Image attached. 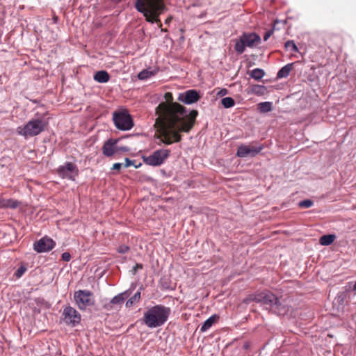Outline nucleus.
Here are the masks:
<instances>
[{"instance_id":"79ce46f5","label":"nucleus","mask_w":356,"mask_h":356,"mask_svg":"<svg viewBox=\"0 0 356 356\" xmlns=\"http://www.w3.org/2000/svg\"><path fill=\"white\" fill-rule=\"evenodd\" d=\"M201 6V2L198 0H195L191 5L193 7H198Z\"/></svg>"},{"instance_id":"a19ab883","label":"nucleus","mask_w":356,"mask_h":356,"mask_svg":"<svg viewBox=\"0 0 356 356\" xmlns=\"http://www.w3.org/2000/svg\"><path fill=\"white\" fill-rule=\"evenodd\" d=\"M165 97L168 101H172V95L170 92H166L165 94Z\"/></svg>"},{"instance_id":"412c9836","label":"nucleus","mask_w":356,"mask_h":356,"mask_svg":"<svg viewBox=\"0 0 356 356\" xmlns=\"http://www.w3.org/2000/svg\"><path fill=\"white\" fill-rule=\"evenodd\" d=\"M294 63H289L284 67H282L277 72V79H282V78H286L287 77L291 71L293 70Z\"/></svg>"},{"instance_id":"b1692460","label":"nucleus","mask_w":356,"mask_h":356,"mask_svg":"<svg viewBox=\"0 0 356 356\" xmlns=\"http://www.w3.org/2000/svg\"><path fill=\"white\" fill-rule=\"evenodd\" d=\"M264 70L260 68L254 69L250 72V76L257 81L261 80L264 76Z\"/></svg>"},{"instance_id":"4c0bfd02","label":"nucleus","mask_w":356,"mask_h":356,"mask_svg":"<svg viewBox=\"0 0 356 356\" xmlns=\"http://www.w3.org/2000/svg\"><path fill=\"white\" fill-rule=\"evenodd\" d=\"M143 268V266L141 264H136L134 267H133V269H132V271H133V274H136V273L137 272V270L138 269H142Z\"/></svg>"},{"instance_id":"39448f33","label":"nucleus","mask_w":356,"mask_h":356,"mask_svg":"<svg viewBox=\"0 0 356 356\" xmlns=\"http://www.w3.org/2000/svg\"><path fill=\"white\" fill-rule=\"evenodd\" d=\"M47 124V122L40 118L32 119L24 126L18 127L16 131L17 134L27 138L40 134L45 130Z\"/></svg>"},{"instance_id":"a18cd8bd","label":"nucleus","mask_w":356,"mask_h":356,"mask_svg":"<svg viewBox=\"0 0 356 356\" xmlns=\"http://www.w3.org/2000/svg\"><path fill=\"white\" fill-rule=\"evenodd\" d=\"M172 20V16L170 15L166 18V19L165 20V24L169 25Z\"/></svg>"},{"instance_id":"ea45409f","label":"nucleus","mask_w":356,"mask_h":356,"mask_svg":"<svg viewBox=\"0 0 356 356\" xmlns=\"http://www.w3.org/2000/svg\"><path fill=\"white\" fill-rule=\"evenodd\" d=\"M122 166V163H115L113 165V167L111 168V169L119 171L121 169Z\"/></svg>"},{"instance_id":"c756f323","label":"nucleus","mask_w":356,"mask_h":356,"mask_svg":"<svg viewBox=\"0 0 356 356\" xmlns=\"http://www.w3.org/2000/svg\"><path fill=\"white\" fill-rule=\"evenodd\" d=\"M313 204H314V202L309 199L304 200L302 201H300L298 203V206L300 208H309V207H312Z\"/></svg>"},{"instance_id":"09e8293b","label":"nucleus","mask_w":356,"mask_h":356,"mask_svg":"<svg viewBox=\"0 0 356 356\" xmlns=\"http://www.w3.org/2000/svg\"><path fill=\"white\" fill-rule=\"evenodd\" d=\"M54 21L55 23H56L57 21H58V17H54Z\"/></svg>"},{"instance_id":"c85d7f7f","label":"nucleus","mask_w":356,"mask_h":356,"mask_svg":"<svg viewBox=\"0 0 356 356\" xmlns=\"http://www.w3.org/2000/svg\"><path fill=\"white\" fill-rule=\"evenodd\" d=\"M285 47L293 52H298V49L293 40H288L285 43Z\"/></svg>"},{"instance_id":"8fccbe9b","label":"nucleus","mask_w":356,"mask_h":356,"mask_svg":"<svg viewBox=\"0 0 356 356\" xmlns=\"http://www.w3.org/2000/svg\"><path fill=\"white\" fill-rule=\"evenodd\" d=\"M353 290L356 291V282H355V284L353 286Z\"/></svg>"},{"instance_id":"cd10ccee","label":"nucleus","mask_w":356,"mask_h":356,"mask_svg":"<svg viewBox=\"0 0 356 356\" xmlns=\"http://www.w3.org/2000/svg\"><path fill=\"white\" fill-rule=\"evenodd\" d=\"M140 299V292H136L132 297H131L126 302V306H131L135 302H137Z\"/></svg>"},{"instance_id":"7ed1b4c3","label":"nucleus","mask_w":356,"mask_h":356,"mask_svg":"<svg viewBox=\"0 0 356 356\" xmlns=\"http://www.w3.org/2000/svg\"><path fill=\"white\" fill-rule=\"evenodd\" d=\"M171 310L163 305L148 308L143 314V321L149 328L161 327L168 321Z\"/></svg>"},{"instance_id":"6e6552de","label":"nucleus","mask_w":356,"mask_h":356,"mask_svg":"<svg viewBox=\"0 0 356 356\" xmlns=\"http://www.w3.org/2000/svg\"><path fill=\"white\" fill-rule=\"evenodd\" d=\"M74 299L81 310L95 305L93 293L88 290H79L74 293Z\"/></svg>"},{"instance_id":"f03ea898","label":"nucleus","mask_w":356,"mask_h":356,"mask_svg":"<svg viewBox=\"0 0 356 356\" xmlns=\"http://www.w3.org/2000/svg\"><path fill=\"white\" fill-rule=\"evenodd\" d=\"M134 6L147 22L156 23L159 28H163L159 16L167 10L164 0H135Z\"/></svg>"},{"instance_id":"2eb2a0df","label":"nucleus","mask_w":356,"mask_h":356,"mask_svg":"<svg viewBox=\"0 0 356 356\" xmlns=\"http://www.w3.org/2000/svg\"><path fill=\"white\" fill-rule=\"evenodd\" d=\"M120 138H109L106 140L102 146V154L107 156L111 157L117 153V144L120 141Z\"/></svg>"},{"instance_id":"9b49d317","label":"nucleus","mask_w":356,"mask_h":356,"mask_svg":"<svg viewBox=\"0 0 356 356\" xmlns=\"http://www.w3.org/2000/svg\"><path fill=\"white\" fill-rule=\"evenodd\" d=\"M63 316H64V321L66 324L72 327L79 324L81 318V314L71 306H67L64 308Z\"/></svg>"},{"instance_id":"5701e85b","label":"nucleus","mask_w":356,"mask_h":356,"mask_svg":"<svg viewBox=\"0 0 356 356\" xmlns=\"http://www.w3.org/2000/svg\"><path fill=\"white\" fill-rule=\"evenodd\" d=\"M336 238L334 234H325L321 236L319 239L320 244L322 245H331Z\"/></svg>"},{"instance_id":"72a5a7b5","label":"nucleus","mask_w":356,"mask_h":356,"mask_svg":"<svg viewBox=\"0 0 356 356\" xmlns=\"http://www.w3.org/2000/svg\"><path fill=\"white\" fill-rule=\"evenodd\" d=\"M129 250H130V248L126 245H121L118 248V252L121 254H124V253L129 252Z\"/></svg>"},{"instance_id":"4468645a","label":"nucleus","mask_w":356,"mask_h":356,"mask_svg":"<svg viewBox=\"0 0 356 356\" xmlns=\"http://www.w3.org/2000/svg\"><path fill=\"white\" fill-rule=\"evenodd\" d=\"M200 98L201 95L199 91L191 89L184 92L179 93L177 100L188 105L198 102Z\"/></svg>"},{"instance_id":"aec40b11","label":"nucleus","mask_w":356,"mask_h":356,"mask_svg":"<svg viewBox=\"0 0 356 356\" xmlns=\"http://www.w3.org/2000/svg\"><path fill=\"white\" fill-rule=\"evenodd\" d=\"M218 318L219 316L216 314H213L211 316H210L204 322V323L200 327V331L202 332H206L213 325V323H215L218 320Z\"/></svg>"},{"instance_id":"6ab92c4d","label":"nucleus","mask_w":356,"mask_h":356,"mask_svg":"<svg viewBox=\"0 0 356 356\" xmlns=\"http://www.w3.org/2000/svg\"><path fill=\"white\" fill-rule=\"evenodd\" d=\"M159 283L162 289L172 291L175 289V284L167 276L162 277Z\"/></svg>"},{"instance_id":"dca6fc26","label":"nucleus","mask_w":356,"mask_h":356,"mask_svg":"<svg viewBox=\"0 0 356 356\" xmlns=\"http://www.w3.org/2000/svg\"><path fill=\"white\" fill-rule=\"evenodd\" d=\"M158 72H159L158 68L152 69L151 67H149V68L145 69V70H142L140 72H139L138 74V78L140 80H145V79H147L154 76L155 74H156V73Z\"/></svg>"},{"instance_id":"c9c22d12","label":"nucleus","mask_w":356,"mask_h":356,"mask_svg":"<svg viewBox=\"0 0 356 356\" xmlns=\"http://www.w3.org/2000/svg\"><path fill=\"white\" fill-rule=\"evenodd\" d=\"M273 29H270V30L267 31L264 35V41L268 40V39L273 35Z\"/></svg>"},{"instance_id":"473e14b6","label":"nucleus","mask_w":356,"mask_h":356,"mask_svg":"<svg viewBox=\"0 0 356 356\" xmlns=\"http://www.w3.org/2000/svg\"><path fill=\"white\" fill-rule=\"evenodd\" d=\"M19 202L17 200H9L6 203V207L11 209H15L19 206Z\"/></svg>"},{"instance_id":"ddd939ff","label":"nucleus","mask_w":356,"mask_h":356,"mask_svg":"<svg viewBox=\"0 0 356 356\" xmlns=\"http://www.w3.org/2000/svg\"><path fill=\"white\" fill-rule=\"evenodd\" d=\"M56 245L54 240L48 236H44L33 243V250L38 253L51 251Z\"/></svg>"},{"instance_id":"c03bdc74","label":"nucleus","mask_w":356,"mask_h":356,"mask_svg":"<svg viewBox=\"0 0 356 356\" xmlns=\"http://www.w3.org/2000/svg\"><path fill=\"white\" fill-rule=\"evenodd\" d=\"M250 347V343L249 341H246L244 343L243 346V348L245 349V350H248L249 349V348Z\"/></svg>"},{"instance_id":"2f4dec72","label":"nucleus","mask_w":356,"mask_h":356,"mask_svg":"<svg viewBox=\"0 0 356 356\" xmlns=\"http://www.w3.org/2000/svg\"><path fill=\"white\" fill-rule=\"evenodd\" d=\"M124 161H125V163H124V166L125 168H128L131 165H134L135 167V168H138L139 166L141 165V163H139L138 165H136L135 161L131 160L129 158H125Z\"/></svg>"},{"instance_id":"393cba45","label":"nucleus","mask_w":356,"mask_h":356,"mask_svg":"<svg viewBox=\"0 0 356 356\" xmlns=\"http://www.w3.org/2000/svg\"><path fill=\"white\" fill-rule=\"evenodd\" d=\"M126 298V293H121L113 297L110 302L113 305H120L124 302Z\"/></svg>"},{"instance_id":"1a4fd4ad","label":"nucleus","mask_w":356,"mask_h":356,"mask_svg":"<svg viewBox=\"0 0 356 356\" xmlns=\"http://www.w3.org/2000/svg\"><path fill=\"white\" fill-rule=\"evenodd\" d=\"M170 150L168 149H160L154 151L148 156L144 157V162L151 166H159L169 157Z\"/></svg>"},{"instance_id":"7c9ffc66","label":"nucleus","mask_w":356,"mask_h":356,"mask_svg":"<svg viewBox=\"0 0 356 356\" xmlns=\"http://www.w3.org/2000/svg\"><path fill=\"white\" fill-rule=\"evenodd\" d=\"M27 268L24 266H21L15 272V276L17 278L21 277L24 273L26 271Z\"/></svg>"},{"instance_id":"4be33fe9","label":"nucleus","mask_w":356,"mask_h":356,"mask_svg":"<svg viewBox=\"0 0 356 356\" xmlns=\"http://www.w3.org/2000/svg\"><path fill=\"white\" fill-rule=\"evenodd\" d=\"M257 109L261 113H266L273 110L272 102H264L257 104Z\"/></svg>"},{"instance_id":"20e7f679","label":"nucleus","mask_w":356,"mask_h":356,"mask_svg":"<svg viewBox=\"0 0 356 356\" xmlns=\"http://www.w3.org/2000/svg\"><path fill=\"white\" fill-rule=\"evenodd\" d=\"M258 303L278 316L284 315L289 311L287 306L277 296L268 290L259 292Z\"/></svg>"},{"instance_id":"f3484780","label":"nucleus","mask_w":356,"mask_h":356,"mask_svg":"<svg viewBox=\"0 0 356 356\" xmlns=\"http://www.w3.org/2000/svg\"><path fill=\"white\" fill-rule=\"evenodd\" d=\"M266 92V87L261 85H251L248 88V93L256 95L257 96L264 95Z\"/></svg>"},{"instance_id":"bb28decb","label":"nucleus","mask_w":356,"mask_h":356,"mask_svg":"<svg viewBox=\"0 0 356 356\" xmlns=\"http://www.w3.org/2000/svg\"><path fill=\"white\" fill-rule=\"evenodd\" d=\"M258 299H259V292L250 294L246 298H245L243 300V302L245 304H250L252 302H255L258 303Z\"/></svg>"},{"instance_id":"f257e3e1","label":"nucleus","mask_w":356,"mask_h":356,"mask_svg":"<svg viewBox=\"0 0 356 356\" xmlns=\"http://www.w3.org/2000/svg\"><path fill=\"white\" fill-rule=\"evenodd\" d=\"M156 113L159 115L156 123H160L159 138L167 145L179 142L181 140L180 132H188L198 115L197 110H192L187 114L186 107L177 102L159 104L156 108Z\"/></svg>"},{"instance_id":"423d86ee","label":"nucleus","mask_w":356,"mask_h":356,"mask_svg":"<svg viewBox=\"0 0 356 356\" xmlns=\"http://www.w3.org/2000/svg\"><path fill=\"white\" fill-rule=\"evenodd\" d=\"M261 42L260 36L256 33H243L236 40L234 50L241 54L245 51V47L252 48Z\"/></svg>"},{"instance_id":"f704fd0d","label":"nucleus","mask_w":356,"mask_h":356,"mask_svg":"<svg viewBox=\"0 0 356 356\" xmlns=\"http://www.w3.org/2000/svg\"><path fill=\"white\" fill-rule=\"evenodd\" d=\"M61 257L63 261H69L71 259V254L69 252H65L62 254Z\"/></svg>"},{"instance_id":"58836bf2","label":"nucleus","mask_w":356,"mask_h":356,"mask_svg":"<svg viewBox=\"0 0 356 356\" xmlns=\"http://www.w3.org/2000/svg\"><path fill=\"white\" fill-rule=\"evenodd\" d=\"M129 151V148L126 146L118 147L117 146V153L119 152H127Z\"/></svg>"},{"instance_id":"3c124183","label":"nucleus","mask_w":356,"mask_h":356,"mask_svg":"<svg viewBox=\"0 0 356 356\" xmlns=\"http://www.w3.org/2000/svg\"><path fill=\"white\" fill-rule=\"evenodd\" d=\"M111 1L113 2H115V3H118V2L121 1L122 0H111Z\"/></svg>"},{"instance_id":"a878e982","label":"nucleus","mask_w":356,"mask_h":356,"mask_svg":"<svg viewBox=\"0 0 356 356\" xmlns=\"http://www.w3.org/2000/svg\"><path fill=\"white\" fill-rule=\"evenodd\" d=\"M221 104L225 108H229L235 105V101L232 97H227L221 99Z\"/></svg>"},{"instance_id":"de8ad7c7","label":"nucleus","mask_w":356,"mask_h":356,"mask_svg":"<svg viewBox=\"0 0 356 356\" xmlns=\"http://www.w3.org/2000/svg\"><path fill=\"white\" fill-rule=\"evenodd\" d=\"M161 32H163V33H166V32H168V29H163V28H162V29H161Z\"/></svg>"},{"instance_id":"37998d69","label":"nucleus","mask_w":356,"mask_h":356,"mask_svg":"<svg viewBox=\"0 0 356 356\" xmlns=\"http://www.w3.org/2000/svg\"><path fill=\"white\" fill-rule=\"evenodd\" d=\"M44 302V300L42 298H38L35 299V302L37 305L42 304Z\"/></svg>"},{"instance_id":"9d476101","label":"nucleus","mask_w":356,"mask_h":356,"mask_svg":"<svg viewBox=\"0 0 356 356\" xmlns=\"http://www.w3.org/2000/svg\"><path fill=\"white\" fill-rule=\"evenodd\" d=\"M79 172L76 165L72 162H65L64 165H60L57 169L59 177L72 181L75 180V177L79 175Z\"/></svg>"},{"instance_id":"a211bd4d","label":"nucleus","mask_w":356,"mask_h":356,"mask_svg":"<svg viewBox=\"0 0 356 356\" xmlns=\"http://www.w3.org/2000/svg\"><path fill=\"white\" fill-rule=\"evenodd\" d=\"M94 79L98 83H106L110 79L109 74L105 70L97 72L94 75Z\"/></svg>"},{"instance_id":"f8f14e48","label":"nucleus","mask_w":356,"mask_h":356,"mask_svg":"<svg viewBox=\"0 0 356 356\" xmlns=\"http://www.w3.org/2000/svg\"><path fill=\"white\" fill-rule=\"evenodd\" d=\"M263 148L264 147L261 145L259 146L241 145L237 149L236 156L241 158L254 157L261 152Z\"/></svg>"},{"instance_id":"49530a36","label":"nucleus","mask_w":356,"mask_h":356,"mask_svg":"<svg viewBox=\"0 0 356 356\" xmlns=\"http://www.w3.org/2000/svg\"><path fill=\"white\" fill-rule=\"evenodd\" d=\"M205 15H206V13H205V11H204L200 15H198V17H202L205 16Z\"/></svg>"},{"instance_id":"e433bc0d","label":"nucleus","mask_w":356,"mask_h":356,"mask_svg":"<svg viewBox=\"0 0 356 356\" xmlns=\"http://www.w3.org/2000/svg\"><path fill=\"white\" fill-rule=\"evenodd\" d=\"M228 92V90L225 88H222L220 89L218 92H217V95L218 96H220V97H223L225 95H226Z\"/></svg>"},{"instance_id":"0eeeda50","label":"nucleus","mask_w":356,"mask_h":356,"mask_svg":"<svg viewBox=\"0 0 356 356\" xmlns=\"http://www.w3.org/2000/svg\"><path fill=\"white\" fill-rule=\"evenodd\" d=\"M113 120L115 126L122 131L130 130L134 125L131 115L126 110L113 112Z\"/></svg>"}]
</instances>
